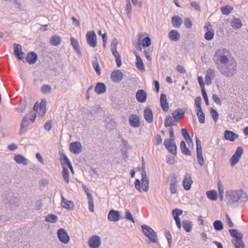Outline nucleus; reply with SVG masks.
Here are the masks:
<instances>
[{
	"instance_id": "ea45409f",
	"label": "nucleus",
	"mask_w": 248,
	"mask_h": 248,
	"mask_svg": "<svg viewBox=\"0 0 248 248\" xmlns=\"http://www.w3.org/2000/svg\"><path fill=\"white\" fill-rule=\"evenodd\" d=\"M88 202L89 204V210L91 212H94V202L92 194H88Z\"/></svg>"
},
{
	"instance_id": "e2e57ef3",
	"label": "nucleus",
	"mask_w": 248,
	"mask_h": 248,
	"mask_svg": "<svg viewBox=\"0 0 248 248\" xmlns=\"http://www.w3.org/2000/svg\"><path fill=\"white\" fill-rule=\"evenodd\" d=\"M45 129L47 131H50L52 128V121H47L44 125Z\"/></svg>"
},
{
	"instance_id": "13d9d810",
	"label": "nucleus",
	"mask_w": 248,
	"mask_h": 248,
	"mask_svg": "<svg viewBox=\"0 0 248 248\" xmlns=\"http://www.w3.org/2000/svg\"><path fill=\"white\" fill-rule=\"evenodd\" d=\"M199 121L201 124H204L205 123V116L203 112H202V113H196Z\"/></svg>"
},
{
	"instance_id": "338daca9",
	"label": "nucleus",
	"mask_w": 248,
	"mask_h": 248,
	"mask_svg": "<svg viewBox=\"0 0 248 248\" xmlns=\"http://www.w3.org/2000/svg\"><path fill=\"white\" fill-rule=\"evenodd\" d=\"M152 51V50L150 48L144 50V54L145 55V56L146 58V59L149 61H151L152 60V58L149 55V52H151Z\"/></svg>"
},
{
	"instance_id": "2f4dec72",
	"label": "nucleus",
	"mask_w": 248,
	"mask_h": 248,
	"mask_svg": "<svg viewBox=\"0 0 248 248\" xmlns=\"http://www.w3.org/2000/svg\"><path fill=\"white\" fill-rule=\"evenodd\" d=\"M70 42L74 50L77 52V53L79 55L81 56L82 54L80 51L79 45L78 40L73 37H71L70 38Z\"/></svg>"
},
{
	"instance_id": "dca6fc26",
	"label": "nucleus",
	"mask_w": 248,
	"mask_h": 248,
	"mask_svg": "<svg viewBox=\"0 0 248 248\" xmlns=\"http://www.w3.org/2000/svg\"><path fill=\"white\" fill-rule=\"evenodd\" d=\"M141 184L142 190L146 192L149 189V180L145 170H143L141 172Z\"/></svg>"
},
{
	"instance_id": "2eb2a0df",
	"label": "nucleus",
	"mask_w": 248,
	"mask_h": 248,
	"mask_svg": "<svg viewBox=\"0 0 248 248\" xmlns=\"http://www.w3.org/2000/svg\"><path fill=\"white\" fill-rule=\"evenodd\" d=\"M193 184L191 174L186 172L183 181V185L185 190L188 191L191 188Z\"/></svg>"
},
{
	"instance_id": "c85d7f7f",
	"label": "nucleus",
	"mask_w": 248,
	"mask_h": 248,
	"mask_svg": "<svg viewBox=\"0 0 248 248\" xmlns=\"http://www.w3.org/2000/svg\"><path fill=\"white\" fill-rule=\"evenodd\" d=\"M94 91L98 94L104 93L106 91V85L102 82L97 83L94 88Z\"/></svg>"
},
{
	"instance_id": "4d7b16f0",
	"label": "nucleus",
	"mask_w": 248,
	"mask_h": 248,
	"mask_svg": "<svg viewBox=\"0 0 248 248\" xmlns=\"http://www.w3.org/2000/svg\"><path fill=\"white\" fill-rule=\"evenodd\" d=\"M205 76L206 77L211 78H214L216 76L214 70L212 68L208 69L206 71V74Z\"/></svg>"
},
{
	"instance_id": "393cba45",
	"label": "nucleus",
	"mask_w": 248,
	"mask_h": 248,
	"mask_svg": "<svg viewBox=\"0 0 248 248\" xmlns=\"http://www.w3.org/2000/svg\"><path fill=\"white\" fill-rule=\"evenodd\" d=\"M144 117L146 121L148 123H151L153 121V114L150 108H145L144 110Z\"/></svg>"
},
{
	"instance_id": "f257e3e1",
	"label": "nucleus",
	"mask_w": 248,
	"mask_h": 248,
	"mask_svg": "<svg viewBox=\"0 0 248 248\" xmlns=\"http://www.w3.org/2000/svg\"><path fill=\"white\" fill-rule=\"evenodd\" d=\"M231 55L230 51L226 48L220 47L217 49L213 57L214 62L217 67L222 64H226L227 62H229V57Z\"/></svg>"
},
{
	"instance_id": "aec40b11",
	"label": "nucleus",
	"mask_w": 248,
	"mask_h": 248,
	"mask_svg": "<svg viewBox=\"0 0 248 248\" xmlns=\"http://www.w3.org/2000/svg\"><path fill=\"white\" fill-rule=\"evenodd\" d=\"M123 73L120 70H115L111 73L110 78L112 81L118 82L123 78Z\"/></svg>"
},
{
	"instance_id": "052dcab7",
	"label": "nucleus",
	"mask_w": 248,
	"mask_h": 248,
	"mask_svg": "<svg viewBox=\"0 0 248 248\" xmlns=\"http://www.w3.org/2000/svg\"><path fill=\"white\" fill-rule=\"evenodd\" d=\"M182 135H183L184 138L185 140L190 139V136L189 134L188 133L186 129L182 128Z\"/></svg>"
},
{
	"instance_id": "412c9836",
	"label": "nucleus",
	"mask_w": 248,
	"mask_h": 248,
	"mask_svg": "<svg viewBox=\"0 0 248 248\" xmlns=\"http://www.w3.org/2000/svg\"><path fill=\"white\" fill-rule=\"evenodd\" d=\"M61 206L62 207L69 210H71L74 209V204L72 201L66 200L62 195H61Z\"/></svg>"
},
{
	"instance_id": "49530a36",
	"label": "nucleus",
	"mask_w": 248,
	"mask_h": 248,
	"mask_svg": "<svg viewBox=\"0 0 248 248\" xmlns=\"http://www.w3.org/2000/svg\"><path fill=\"white\" fill-rule=\"evenodd\" d=\"M173 118L172 116H168L166 117L164 120V126L168 127L169 126H172V121H173Z\"/></svg>"
},
{
	"instance_id": "c9c22d12",
	"label": "nucleus",
	"mask_w": 248,
	"mask_h": 248,
	"mask_svg": "<svg viewBox=\"0 0 248 248\" xmlns=\"http://www.w3.org/2000/svg\"><path fill=\"white\" fill-rule=\"evenodd\" d=\"M61 38L58 35H54L52 36L50 39V43L54 46H57L61 42Z\"/></svg>"
},
{
	"instance_id": "09e8293b",
	"label": "nucleus",
	"mask_w": 248,
	"mask_h": 248,
	"mask_svg": "<svg viewBox=\"0 0 248 248\" xmlns=\"http://www.w3.org/2000/svg\"><path fill=\"white\" fill-rule=\"evenodd\" d=\"M51 89V87L48 84L44 85L40 89L41 92L44 94L50 93Z\"/></svg>"
},
{
	"instance_id": "c03bdc74",
	"label": "nucleus",
	"mask_w": 248,
	"mask_h": 248,
	"mask_svg": "<svg viewBox=\"0 0 248 248\" xmlns=\"http://www.w3.org/2000/svg\"><path fill=\"white\" fill-rule=\"evenodd\" d=\"M27 107V103L25 101H21L18 106L16 108V110L19 113L23 112Z\"/></svg>"
},
{
	"instance_id": "72a5a7b5",
	"label": "nucleus",
	"mask_w": 248,
	"mask_h": 248,
	"mask_svg": "<svg viewBox=\"0 0 248 248\" xmlns=\"http://www.w3.org/2000/svg\"><path fill=\"white\" fill-rule=\"evenodd\" d=\"M61 165L62 167V175L64 181L68 183L69 181V170L67 168L64 166V164L61 162Z\"/></svg>"
},
{
	"instance_id": "4468645a",
	"label": "nucleus",
	"mask_w": 248,
	"mask_h": 248,
	"mask_svg": "<svg viewBox=\"0 0 248 248\" xmlns=\"http://www.w3.org/2000/svg\"><path fill=\"white\" fill-rule=\"evenodd\" d=\"M237 203L236 205L240 204H243L246 202L248 200L247 194L242 190H237Z\"/></svg>"
},
{
	"instance_id": "0e129e2a",
	"label": "nucleus",
	"mask_w": 248,
	"mask_h": 248,
	"mask_svg": "<svg viewBox=\"0 0 248 248\" xmlns=\"http://www.w3.org/2000/svg\"><path fill=\"white\" fill-rule=\"evenodd\" d=\"M162 142V139L161 138V136L157 134L155 136V144L156 145H158L160 144Z\"/></svg>"
},
{
	"instance_id": "e433bc0d",
	"label": "nucleus",
	"mask_w": 248,
	"mask_h": 248,
	"mask_svg": "<svg viewBox=\"0 0 248 248\" xmlns=\"http://www.w3.org/2000/svg\"><path fill=\"white\" fill-rule=\"evenodd\" d=\"M182 225L184 229L187 232H189L191 231L192 224L191 221L184 220L182 221Z\"/></svg>"
},
{
	"instance_id": "a878e982",
	"label": "nucleus",
	"mask_w": 248,
	"mask_h": 248,
	"mask_svg": "<svg viewBox=\"0 0 248 248\" xmlns=\"http://www.w3.org/2000/svg\"><path fill=\"white\" fill-rule=\"evenodd\" d=\"M160 101L163 110L165 112L168 111L169 109V105L167 100L166 96L163 93L160 94Z\"/></svg>"
},
{
	"instance_id": "864d4df0",
	"label": "nucleus",
	"mask_w": 248,
	"mask_h": 248,
	"mask_svg": "<svg viewBox=\"0 0 248 248\" xmlns=\"http://www.w3.org/2000/svg\"><path fill=\"white\" fill-rule=\"evenodd\" d=\"M210 113L214 121L216 122L218 119V114L217 111L213 108H210Z\"/></svg>"
},
{
	"instance_id": "20e7f679",
	"label": "nucleus",
	"mask_w": 248,
	"mask_h": 248,
	"mask_svg": "<svg viewBox=\"0 0 248 248\" xmlns=\"http://www.w3.org/2000/svg\"><path fill=\"white\" fill-rule=\"evenodd\" d=\"M229 232L231 236L235 238L232 240V241L235 247L236 248H244L245 245L242 240L243 234L238 232V231L236 229H230Z\"/></svg>"
},
{
	"instance_id": "473e14b6",
	"label": "nucleus",
	"mask_w": 248,
	"mask_h": 248,
	"mask_svg": "<svg viewBox=\"0 0 248 248\" xmlns=\"http://www.w3.org/2000/svg\"><path fill=\"white\" fill-rule=\"evenodd\" d=\"M185 114V111L182 108H177L173 111L171 114L173 118L180 120L184 116Z\"/></svg>"
},
{
	"instance_id": "f8f14e48",
	"label": "nucleus",
	"mask_w": 248,
	"mask_h": 248,
	"mask_svg": "<svg viewBox=\"0 0 248 248\" xmlns=\"http://www.w3.org/2000/svg\"><path fill=\"white\" fill-rule=\"evenodd\" d=\"M57 236L59 240L62 243L67 244L70 240V237L66 231L63 228L58 230Z\"/></svg>"
},
{
	"instance_id": "8fccbe9b",
	"label": "nucleus",
	"mask_w": 248,
	"mask_h": 248,
	"mask_svg": "<svg viewBox=\"0 0 248 248\" xmlns=\"http://www.w3.org/2000/svg\"><path fill=\"white\" fill-rule=\"evenodd\" d=\"M61 157L62 158V159L64 161V163H63L64 164H66L67 165V166H68V167L72 166V164L70 162V161L69 160V158H68V157L65 155V154L64 153H62V154L61 155Z\"/></svg>"
},
{
	"instance_id": "cd10ccee",
	"label": "nucleus",
	"mask_w": 248,
	"mask_h": 248,
	"mask_svg": "<svg viewBox=\"0 0 248 248\" xmlns=\"http://www.w3.org/2000/svg\"><path fill=\"white\" fill-rule=\"evenodd\" d=\"M183 23V20L179 16H174L171 18V24L175 28H179Z\"/></svg>"
},
{
	"instance_id": "6ab92c4d",
	"label": "nucleus",
	"mask_w": 248,
	"mask_h": 248,
	"mask_svg": "<svg viewBox=\"0 0 248 248\" xmlns=\"http://www.w3.org/2000/svg\"><path fill=\"white\" fill-rule=\"evenodd\" d=\"M15 55L20 60H23L25 53L22 51V46L20 45L14 43V45Z\"/></svg>"
},
{
	"instance_id": "37998d69",
	"label": "nucleus",
	"mask_w": 248,
	"mask_h": 248,
	"mask_svg": "<svg viewBox=\"0 0 248 248\" xmlns=\"http://www.w3.org/2000/svg\"><path fill=\"white\" fill-rule=\"evenodd\" d=\"M214 229L217 231L222 230L223 229L222 222L219 220H216L213 223Z\"/></svg>"
},
{
	"instance_id": "603ef678",
	"label": "nucleus",
	"mask_w": 248,
	"mask_h": 248,
	"mask_svg": "<svg viewBox=\"0 0 248 248\" xmlns=\"http://www.w3.org/2000/svg\"><path fill=\"white\" fill-rule=\"evenodd\" d=\"M151 44V40L149 37H145L142 40V45L143 47H148Z\"/></svg>"
},
{
	"instance_id": "c756f323",
	"label": "nucleus",
	"mask_w": 248,
	"mask_h": 248,
	"mask_svg": "<svg viewBox=\"0 0 248 248\" xmlns=\"http://www.w3.org/2000/svg\"><path fill=\"white\" fill-rule=\"evenodd\" d=\"M168 36L171 41L177 42L180 38V34L177 30H172L169 32Z\"/></svg>"
},
{
	"instance_id": "ddd939ff",
	"label": "nucleus",
	"mask_w": 248,
	"mask_h": 248,
	"mask_svg": "<svg viewBox=\"0 0 248 248\" xmlns=\"http://www.w3.org/2000/svg\"><path fill=\"white\" fill-rule=\"evenodd\" d=\"M101 243L100 237L96 235L92 236L88 240L89 246L91 248H98Z\"/></svg>"
},
{
	"instance_id": "f704fd0d",
	"label": "nucleus",
	"mask_w": 248,
	"mask_h": 248,
	"mask_svg": "<svg viewBox=\"0 0 248 248\" xmlns=\"http://www.w3.org/2000/svg\"><path fill=\"white\" fill-rule=\"evenodd\" d=\"M180 147L182 153L186 155H190L191 152L189 149L186 147V144L185 141H182L180 142Z\"/></svg>"
},
{
	"instance_id": "a18cd8bd",
	"label": "nucleus",
	"mask_w": 248,
	"mask_h": 248,
	"mask_svg": "<svg viewBox=\"0 0 248 248\" xmlns=\"http://www.w3.org/2000/svg\"><path fill=\"white\" fill-rule=\"evenodd\" d=\"M232 10V8L229 5L223 6L221 8V11L223 15H228L230 14Z\"/></svg>"
},
{
	"instance_id": "6e6552de",
	"label": "nucleus",
	"mask_w": 248,
	"mask_h": 248,
	"mask_svg": "<svg viewBox=\"0 0 248 248\" xmlns=\"http://www.w3.org/2000/svg\"><path fill=\"white\" fill-rule=\"evenodd\" d=\"M237 190H230L226 192V199L230 205H236Z\"/></svg>"
},
{
	"instance_id": "0eeeda50",
	"label": "nucleus",
	"mask_w": 248,
	"mask_h": 248,
	"mask_svg": "<svg viewBox=\"0 0 248 248\" xmlns=\"http://www.w3.org/2000/svg\"><path fill=\"white\" fill-rule=\"evenodd\" d=\"M86 37L87 42L90 46L94 47L97 46V36L94 31H88Z\"/></svg>"
},
{
	"instance_id": "4be33fe9",
	"label": "nucleus",
	"mask_w": 248,
	"mask_h": 248,
	"mask_svg": "<svg viewBox=\"0 0 248 248\" xmlns=\"http://www.w3.org/2000/svg\"><path fill=\"white\" fill-rule=\"evenodd\" d=\"M136 97L139 102L144 103L147 99L146 92L142 89L139 90L136 93Z\"/></svg>"
},
{
	"instance_id": "680f3d73",
	"label": "nucleus",
	"mask_w": 248,
	"mask_h": 248,
	"mask_svg": "<svg viewBox=\"0 0 248 248\" xmlns=\"http://www.w3.org/2000/svg\"><path fill=\"white\" fill-rule=\"evenodd\" d=\"M191 6L197 11H201V7L199 4L195 1H193L190 3Z\"/></svg>"
},
{
	"instance_id": "39448f33",
	"label": "nucleus",
	"mask_w": 248,
	"mask_h": 248,
	"mask_svg": "<svg viewBox=\"0 0 248 248\" xmlns=\"http://www.w3.org/2000/svg\"><path fill=\"white\" fill-rule=\"evenodd\" d=\"M142 232L153 243H156L158 241L156 232L150 226L146 225L141 226Z\"/></svg>"
},
{
	"instance_id": "9b49d317",
	"label": "nucleus",
	"mask_w": 248,
	"mask_h": 248,
	"mask_svg": "<svg viewBox=\"0 0 248 248\" xmlns=\"http://www.w3.org/2000/svg\"><path fill=\"white\" fill-rule=\"evenodd\" d=\"M123 218L120 212L114 209L110 210L108 215V219L110 221L117 222Z\"/></svg>"
},
{
	"instance_id": "9d476101",
	"label": "nucleus",
	"mask_w": 248,
	"mask_h": 248,
	"mask_svg": "<svg viewBox=\"0 0 248 248\" xmlns=\"http://www.w3.org/2000/svg\"><path fill=\"white\" fill-rule=\"evenodd\" d=\"M164 144L168 151L171 154L176 155L177 154V147L175 141H171L166 139L164 141Z\"/></svg>"
},
{
	"instance_id": "de8ad7c7",
	"label": "nucleus",
	"mask_w": 248,
	"mask_h": 248,
	"mask_svg": "<svg viewBox=\"0 0 248 248\" xmlns=\"http://www.w3.org/2000/svg\"><path fill=\"white\" fill-rule=\"evenodd\" d=\"M214 36V32L213 30L207 31L204 35V38L207 40H211Z\"/></svg>"
},
{
	"instance_id": "3c124183",
	"label": "nucleus",
	"mask_w": 248,
	"mask_h": 248,
	"mask_svg": "<svg viewBox=\"0 0 248 248\" xmlns=\"http://www.w3.org/2000/svg\"><path fill=\"white\" fill-rule=\"evenodd\" d=\"M125 10L128 16L130 17L132 13V6L130 0H126Z\"/></svg>"
},
{
	"instance_id": "423d86ee",
	"label": "nucleus",
	"mask_w": 248,
	"mask_h": 248,
	"mask_svg": "<svg viewBox=\"0 0 248 248\" xmlns=\"http://www.w3.org/2000/svg\"><path fill=\"white\" fill-rule=\"evenodd\" d=\"M243 152L244 150L241 146L237 147L235 153L230 159V163L232 166H234L239 162Z\"/></svg>"
},
{
	"instance_id": "f3484780",
	"label": "nucleus",
	"mask_w": 248,
	"mask_h": 248,
	"mask_svg": "<svg viewBox=\"0 0 248 248\" xmlns=\"http://www.w3.org/2000/svg\"><path fill=\"white\" fill-rule=\"evenodd\" d=\"M129 122L130 125L134 128L139 127L140 125V119L135 114H131L129 117Z\"/></svg>"
},
{
	"instance_id": "f03ea898",
	"label": "nucleus",
	"mask_w": 248,
	"mask_h": 248,
	"mask_svg": "<svg viewBox=\"0 0 248 248\" xmlns=\"http://www.w3.org/2000/svg\"><path fill=\"white\" fill-rule=\"evenodd\" d=\"M236 62L233 59L229 61L226 64H222L217 67L219 72L226 77H232L236 73Z\"/></svg>"
},
{
	"instance_id": "58836bf2",
	"label": "nucleus",
	"mask_w": 248,
	"mask_h": 248,
	"mask_svg": "<svg viewBox=\"0 0 248 248\" xmlns=\"http://www.w3.org/2000/svg\"><path fill=\"white\" fill-rule=\"evenodd\" d=\"M207 197L210 200L216 201L217 198V193L215 190H212L206 192Z\"/></svg>"
},
{
	"instance_id": "5fc2aeb1",
	"label": "nucleus",
	"mask_w": 248,
	"mask_h": 248,
	"mask_svg": "<svg viewBox=\"0 0 248 248\" xmlns=\"http://www.w3.org/2000/svg\"><path fill=\"white\" fill-rule=\"evenodd\" d=\"M183 214V210L176 208L172 210V216L173 217H179Z\"/></svg>"
},
{
	"instance_id": "6e6d98bb",
	"label": "nucleus",
	"mask_w": 248,
	"mask_h": 248,
	"mask_svg": "<svg viewBox=\"0 0 248 248\" xmlns=\"http://www.w3.org/2000/svg\"><path fill=\"white\" fill-rule=\"evenodd\" d=\"M165 235L166 238L167 239L168 244L170 247L171 246V243H172L171 235L169 231H166L165 232Z\"/></svg>"
},
{
	"instance_id": "4c0bfd02",
	"label": "nucleus",
	"mask_w": 248,
	"mask_h": 248,
	"mask_svg": "<svg viewBox=\"0 0 248 248\" xmlns=\"http://www.w3.org/2000/svg\"><path fill=\"white\" fill-rule=\"evenodd\" d=\"M231 25L234 29H240L242 26L241 20L238 18H235L231 22Z\"/></svg>"
},
{
	"instance_id": "a211bd4d",
	"label": "nucleus",
	"mask_w": 248,
	"mask_h": 248,
	"mask_svg": "<svg viewBox=\"0 0 248 248\" xmlns=\"http://www.w3.org/2000/svg\"><path fill=\"white\" fill-rule=\"evenodd\" d=\"M82 146L78 141L71 142L70 144V151L74 154H78L81 151Z\"/></svg>"
},
{
	"instance_id": "774afa93",
	"label": "nucleus",
	"mask_w": 248,
	"mask_h": 248,
	"mask_svg": "<svg viewBox=\"0 0 248 248\" xmlns=\"http://www.w3.org/2000/svg\"><path fill=\"white\" fill-rule=\"evenodd\" d=\"M125 218L131 221H132L133 223L135 222V220L134 218L133 217V216L131 214V213L129 211L127 210L125 213Z\"/></svg>"
},
{
	"instance_id": "79ce46f5",
	"label": "nucleus",
	"mask_w": 248,
	"mask_h": 248,
	"mask_svg": "<svg viewBox=\"0 0 248 248\" xmlns=\"http://www.w3.org/2000/svg\"><path fill=\"white\" fill-rule=\"evenodd\" d=\"M93 66L98 76H100L101 73V70L99 65L96 57H95V60L93 62Z\"/></svg>"
},
{
	"instance_id": "bb28decb",
	"label": "nucleus",
	"mask_w": 248,
	"mask_h": 248,
	"mask_svg": "<svg viewBox=\"0 0 248 248\" xmlns=\"http://www.w3.org/2000/svg\"><path fill=\"white\" fill-rule=\"evenodd\" d=\"M135 55L136 56V67L141 70V71H145V66L143 63V62L142 61V60L141 59L140 55L137 53H135Z\"/></svg>"
},
{
	"instance_id": "69168bd1",
	"label": "nucleus",
	"mask_w": 248,
	"mask_h": 248,
	"mask_svg": "<svg viewBox=\"0 0 248 248\" xmlns=\"http://www.w3.org/2000/svg\"><path fill=\"white\" fill-rule=\"evenodd\" d=\"M198 163L201 165L203 166L204 163V161L202 155H197Z\"/></svg>"
},
{
	"instance_id": "1a4fd4ad",
	"label": "nucleus",
	"mask_w": 248,
	"mask_h": 248,
	"mask_svg": "<svg viewBox=\"0 0 248 248\" xmlns=\"http://www.w3.org/2000/svg\"><path fill=\"white\" fill-rule=\"evenodd\" d=\"M178 181L175 174H173L170 178V189L171 194H175L178 192Z\"/></svg>"
},
{
	"instance_id": "b1692460",
	"label": "nucleus",
	"mask_w": 248,
	"mask_h": 248,
	"mask_svg": "<svg viewBox=\"0 0 248 248\" xmlns=\"http://www.w3.org/2000/svg\"><path fill=\"white\" fill-rule=\"evenodd\" d=\"M37 54L33 51L30 52L27 55L26 61L29 64H34L37 62Z\"/></svg>"
},
{
	"instance_id": "7c9ffc66",
	"label": "nucleus",
	"mask_w": 248,
	"mask_h": 248,
	"mask_svg": "<svg viewBox=\"0 0 248 248\" xmlns=\"http://www.w3.org/2000/svg\"><path fill=\"white\" fill-rule=\"evenodd\" d=\"M14 159L18 164H22L24 165H27L28 164V159L21 155H15L14 156Z\"/></svg>"
},
{
	"instance_id": "7ed1b4c3",
	"label": "nucleus",
	"mask_w": 248,
	"mask_h": 248,
	"mask_svg": "<svg viewBox=\"0 0 248 248\" xmlns=\"http://www.w3.org/2000/svg\"><path fill=\"white\" fill-rule=\"evenodd\" d=\"M36 117V112L34 111H31L23 117L20 124V134L26 131V128L30 124V122H34Z\"/></svg>"
},
{
	"instance_id": "5701e85b",
	"label": "nucleus",
	"mask_w": 248,
	"mask_h": 248,
	"mask_svg": "<svg viewBox=\"0 0 248 248\" xmlns=\"http://www.w3.org/2000/svg\"><path fill=\"white\" fill-rule=\"evenodd\" d=\"M239 135L232 131L226 130L224 132V138L227 140L233 141L235 140L238 139Z\"/></svg>"
},
{
	"instance_id": "bf43d9fd",
	"label": "nucleus",
	"mask_w": 248,
	"mask_h": 248,
	"mask_svg": "<svg viewBox=\"0 0 248 248\" xmlns=\"http://www.w3.org/2000/svg\"><path fill=\"white\" fill-rule=\"evenodd\" d=\"M184 25L186 28L189 29L192 26V22L189 18H186L184 20Z\"/></svg>"
},
{
	"instance_id": "a19ab883",
	"label": "nucleus",
	"mask_w": 248,
	"mask_h": 248,
	"mask_svg": "<svg viewBox=\"0 0 248 248\" xmlns=\"http://www.w3.org/2000/svg\"><path fill=\"white\" fill-rule=\"evenodd\" d=\"M58 220V217L54 214H50L47 215L46 217L45 220L50 223H55Z\"/></svg>"
}]
</instances>
